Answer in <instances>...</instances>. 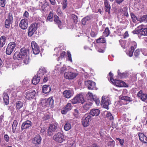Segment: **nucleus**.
Wrapping results in <instances>:
<instances>
[{
  "mask_svg": "<svg viewBox=\"0 0 147 147\" xmlns=\"http://www.w3.org/2000/svg\"><path fill=\"white\" fill-rule=\"evenodd\" d=\"M50 118V116L48 115H45L42 118L43 121H45L49 119Z\"/></svg>",
  "mask_w": 147,
  "mask_h": 147,
  "instance_id": "nucleus-62",
  "label": "nucleus"
},
{
  "mask_svg": "<svg viewBox=\"0 0 147 147\" xmlns=\"http://www.w3.org/2000/svg\"><path fill=\"white\" fill-rule=\"evenodd\" d=\"M54 16L55 18L54 20V21L58 25V27L59 28H62V26L61 25V22L59 20V17L56 15H55Z\"/></svg>",
  "mask_w": 147,
  "mask_h": 147,
  "instance_id": "nucleus-31",
  "label": "nucleus"
},
{
  "mask_svg": "<svg viewBox=\"0 0 147 147\" xmlns=\"http://www.w3.org/2000/svg\"><path fill=\"white\" fill-rule=\"evenodd\" d=\"M111 81L116 86L119 87L125 86V83L122 81L120 80H115L113 78H111Z\"/></svg>",
  "mask_w": 147,
  "mask_h": 147,
  "instance_id": "nucleus-13",
  "label": "nucleus"
},
{
  "mask_svg": "<svg viewBox=\"0 0 147 147\" xmlns=\"http://www.w3.org/2000/svg\"><path fill=\"white\" fill-rule=\"evenodd\" d=\"M49 77V73H47L46 75L43 76L41 79H43V81L44 82H46L48 80Z\"/></svg>",
  "mask_w": 147,
  "mask_h": 147,
  "instance_id": "nucleus-43",
  "label": "nucleus"
},
{
  "mask_svg": "<svg viewBox=\"0 0 147 147\" xmlns=\"http://www.w3.org/2000/svg\"><path fill=\"white\" fill-rule=\"evenodd\" d=\"M16 47V44L14 42H12L9 43L6 49V54L10 55L14 51Z\"/></svg>",
  "mask_w": 147,
  "mask_h": 147,
  "instance_id": "nucleus-7",
  "label": "nucleus"
},
{
  "mask_svg": "<svg viewBox=\"0 0 147 147\" xmlns=\"http://www.w3.org/2000/svg\"><path fill=\"white\" fill-rule=\"evenodd\" d=\"M36 94V92L34 90L28 91L25 93V97L26 100L33 99L34 97Z\"/></svg>",
  "mask_w": 147,
  "mask_h": 147,
  "instance_id": "nucleus-17",
  "label": "nucleus"
},
{
  "mask_svg": "<svg viewBox=\"0 0 147 147\" xmlns=\"http://www.w3.org/2000/svg\"><path fill=\"white\" fill-rule=\"evenodd\" d=\"M74 91L71 90H66L63 91V96L67 98H69L74 95Z\"/></svg>",
  "mask_w": 147,
  "mask_h": 147,
  "instance_id": "nucleus-18",
  "label": "nucleus"
},
{
  "mask_svg": "<svg viewBox=\"0 0 147 147\" xmlns=\"http://www.w3.org/2000/svg\"><path fill=\"white\" fill-rule=\"evenodd\" d=\"M111 104L109 97L107 96H102L101 102V105L104 108L107 109H109V106Z\"/></svg>",
  "mask_w": 147,
  "mask_h": 147,
  "instance_id": "nucleus-3",
  "label": "nucleus"
},
{
  "mask_svg": "<svg viewBox=\"0 0 147 147\" xmlns=\"http://www.w3.org/2000/svg\"><path fill=\"white\" fill-rule=\"evenodd\" d=\"M115 141L110 138V140L107 143V145L109 147H115Z\"/></svg>",
  "mask_w": 147,
  "mask_h": 147,
  "instance_id": "nucleus-36",
  "label": "nucleus"
},
{
  "mask_svg": "<svg viewBox=\"0 0 147 147\" xmlns=\"http://www.w3.org/2000/svg\"><path fill=\"white\" fill-rule=\"evenodd\" d=\"M31 45L34 54L37 55L40 52L39 48L37 44L34 41L31 42Z\"/></svg>",
  "mask_w": 147,
  "mask_h": 147,
  "instance_id": "nucleus-12",
  "label": "nucleus"
},
{
  "mask_svg": "<svg viewBox=\"0 0 147 147\" xmlns=\"http://www.w3.org/2000/svg\"><path fill=\"white\" fill-rule=\"evenodd\" d=\"M91 116L88 114L85 115L82 121V124L84 127H87L89 126L91 120Z\"/></svg>",
  "mask_w": 147,
  "mask_h": 147,
  "instance_id": "nucleus-6",
  "label": "nucleus"
},
{
  "mask_svg": "<svg viewBox=\"0 0 147 147\" xmlns=\"http://www.w3.org/2000/svg\"><path fill=\"white\" fill-rule=\"evenodd\" d=\"M136 43L134 41H132L131 42V46L130 48L134 50V49L136 48Z\"/></svg>",
  "mask_w": 147,
  "mask_h": 147,
  "instance_id": "nucleus-53",
  "label": "nucleus"
},
{
  "mask_svg": "<svg viewBox=\"0 0 147 147\" xmlns=\"http://www.w3.org/2000/svg\"><path fill=\"white\" fill-rule=\"evenodd\" d=\"M4 139L6 142H8L9 141V138L8 135L6 134L4 135Z\"/></svg>",
  "mask_w": 147,
  "mask_h": 147,
  "instance_id": "nucleus-63",
  "label": "nucleus"
},
{
  "mask_svg": "<svg viewBox=\"0 0 147 147\" xmlns=\"http://www.w3.org/2000/svg\"><path fill=\"white\" fill-rule=\"evenodd\" d=\"M65 52L64 51H62L60 54V57L57 59V61H59L60 59H62L63 58L65 55Z\"/></svg>",
  "mask_w": 147,
  "mask_h": 147,
  "instance_id": "nucleus-58",
  "label": "nucleus"
},
{
  "mask_svg": "<svg viewBox=\"0 0 147 147\" xmlns=\"http://www.w3.org/2000/svg\"><path fill=\"white\" fill-rule=\"evenodd\" d=\"M51 90V87L49 85H45L42 87V91L43 93L47 94Z\"/></svg>",
  "mask_w": 147,
  "mask_h": 147,
  "instance_id": "nucleus-26",
  "label": "nucleus"
},
{
  "mask_svg": "<svg viewBox=\"0 0 147 147\" xmlns=\"http://www.w3.org/2000/svg\"><path fill=\"white\" fill-rule=\"evenodd\" d=\"M41 103L43 106L52 108L54 105V100L53 97H50L47 99L42 100Z\"/></svg>",
  "mask_w": 147,
  "mask_h": 147,
  "instance_id": "nucleus-4",
  "label": "nucleus"
},
{
  "mask_svg": "<svg viewBox=\"0 0 147 147\" xmlns=\"http://www.w3.org/2000/svg\"><path fill=\"white\" fill-rule=\"evenodd\" d=\"M76 96L77 97L78 103H81L82 104L85 101V100L83 95L82 94H79Z\"/></svg>",
  "mask_w": 147,
  "mask_h": 147,
  "instance_id": "nucleus-32",
  "label": "nucleus"
},
{
  "mask_svg": "<svg viewBox=\"0 0 147 147\" xmlns=\"http://www.w3.org/2000/svg\"><path fill=\"white\" fill-rule=\"evenodd\" d=\"M92 104L91 102H88L85 103L83 105L84 112H85L88 111L90 108Z\"/></svg>",
  "mask_w": 147,
  "mask_h": 147,
  "instance_id": "nucleus-27",
  "label": "nucleus"
},
{
  "mask_svg": "<svg viewBox=\"0 0 147 147\" xmlns=\"http://www.w3.org/2000/svg\"><path fill=\"white\" fill-rule=\"evenodd\" d=\"M139 139L143 143H147V137L142 133H139L138 134Z\"/></svg>",
  "mask_w": 147,
  "mask_h": 147,
  "instance_id": "nucleus-23",
  "label": "nucleus"
},
{
  "mask_svg": "<svg viewBox=\"0 0 147 147\" xmlns=\"http://www.w3.org/2000/svg\"><path fill=\"white\" fill-rule=\"evenodd\" d=\"M100 111L98 109H93L90 111V113L93 116H97L99 115Z\"/></svg>",
  "mask_w": 147,
  "mask_h": 147,
  "instance_id": "nucleus-29",
  "label": "nucleus"
},
{
  "mask_svg": "<svg viewBox=\"0 0 147 147\" xmlns=\"http://www.w3.org/2000/svg\"><path fill=\"white\" fill-rule=\"evenodd\" d=\"M96 42L97 43H105L106 42L105 39L104 38H100L99 39L97 40Z\"/></svg>",
  "mask_w": 147,
  "mask_h": 147,
  "instance_id": "nucleus-47",
  "label": "nucleus"
},
{
  "mask_svg": "<svg viewBox=\"0 0 147 147\" xmlns=\"http://www.w3.org/2000/svg\"><path fill=\"white\" fill-rule=\"evenodd\" d=\"M32 125V123L29 120H27L23 123L21 126L22 130L29 128L31 127Z\"/></svg>",
  "mask_w": 147,
  "mask_h": 147,
  "instance_id": "nucleus-20",
  "label": "nucleus"
},
{
  "mask_svg": "<svg viewBox=\"0 0 147 147\" xmlns=\"http://www.w3.org/2000/svg\"><path fill=\"white\" fill-rule=\"evenodd\" d=\"M71 127L70 123L69 122H66L64 126V129L66 131H68Z\"/></svg>",
  "mask_w": 147,
  "mask_h": 147,
  "instance_id": "nucleus-37",
  "label": "nucleus"
},
{
  "mask_svg": "<svg viewBox=\"0 0 147 147\" xmlns=\"http://www.w3.org/2000/svg\"><path fill=\"white\" fill-rule=\"evenodd\" d=\"M139 26L138 27L136 28L135 30H133L132 32L133 34H140V29L139 28H138Z\"/></svg>",
  "mask_w": 147,
  "mask_h": 147,
  "instance_id": "nucleus-52",
  "label": "nucleus"
},
{
  "mask_svg": "<svg viewBox=\"0 0 147 147\" xmlns=\"http://www.w3.org/2000/svg\"><path fill=\"white\" fill-rule=\"evenodd\" d=\"M6 3V0H0V5L1 7H4Z\"/></svg>",
  "mask_w": 147,
  "mask_h": 147,
  "instance_id": "nucleus-56",
  "label": "nucleus"
},
{
  "mask_svg": "<svg viewBox=\"0 0 147 147\" xmlns=\"http://www.w3.org/2000/svg\"><path fill=\"white\" fill-rule=\"evenodd\" d=\"M137 96L143 101L147 99V95L146 94L143 93L142 90H140L138 92Z\"/></svg>",
  "mask_w": 147,
  "mask_h": 147,
  "instance_id": "nucleus-24",
  "label": "nucleus"
},
{
  "mask_svg": "<svg viewBox=\"0 0 147 147\" xmlns=\"http://www.w3.org/2000/svg\"><path fill=\"white\" fill-rule=\"evenodd\" d=\"M96 103V104L98 105L100 103V101L99 99L98 98L95 97L94 98V99L93 100Z\"/></svg>",
  "mask_w": 147,
  "mask_h": 147,
  "instance_id": "nucleus-59",
  "label": "nucleus"
},
{
  "mask_svg": "<svg viewBox=\"0 0 147 147\" xmlns=\"http://www.w3.org/2000/svg\"><path fill=\"white\" fill-rule=\"evenodd\" d=\"M141 21L142 22L147 21V15H144L141 18Z\"/></svg>",
  "mask_w": 147,
  "mask_h": 147,
  "instance_id": "nucleus-60",
  "label": "nucleus"
},
{
  "mask_svg": "<svg viewBox=\"0 0 147 147\" xmlns=\"http://www.w3.org/2000/svg\"><path fill=\"white\" fill-rule=\"evenodd\" d=\"M16 107L17 109H19L23 107V102L18 101L16 103Z\"/></svg>",
  "mask_w": 147,
  "mask_h": 147,
  "instance_id": "nucleus-41",
  "label": "nucleus"
},
{
  "mask_svg": "<svg viewBox=\"0 0 147 147\" xmlns=\"http://www.w3.org/2000/svg\"><path fill=\"white\" fill-rule=\"evenodd\" d=\"M67 59H68V60L70 61L71 62H72V60L71 58V54L70 52L69 51H67Z\"/></svg>",
  "mask_w": 147,
  "mask_h": 147,
  "instance_id": "nucleus-51",
  "label": "nucleus"
},
{
  "mask_svg": "<svg viewBox=\"0 0 147 147\" xmlns=\"http://www.w3.org/2000/svg\"><path fill=\"white\" fill-rule=\"evenodd\" d=\"M134 50L133 49L130 48L128 51L126 52V54L129 57H131L133 56Z\"/></svg>",
  "mask_w": 147,
  "mask_h": 147,
  "instance_id": "nucleus-44",
  "label": "nucleus"
},
{
  "mask_svg": "<svg viewBox=\"0 0 147 147\" xmlns=\"http://www.w3.org/2000/svg\"><path fill=\"white\" fill-rule=\"evenodd\" d=\"M116 140L119 142L121 146H123V145L124 141L123 140H121L119 138H117Z\"/></svg>",
  "mask_w": 147,
  "mask_h": 147,
  "instance_id": "nucleus-64",
  "label": "nucleus"
},
{
  "mask_svg": "<svg viewBox=\"0 0 147 147\" xmlns=\"http://www.w3.org/2000/svg\"><path fill=\"white\" fill-rule=\"evenodd\" d=\"M86 96L88 98V99L91 101L94 98L95 96H94L90 92H88L86 94Z\"/></svg>",
  "mask_w": 147,
  "mask_h": 147,
  "instance_id": "nucleus-39",
  "label": "nucleus"
},
{
  "mask_svg": "<svg viewBox=\"0 0 147 147\" xmlns=\"http://www.w3.org/2000/svg\"><path fill=\"white\" fill-rule=\"evenodd\" d=\"M72 107L71 103H68L65 107L61 110V113L63 114H66L68 111L71 110Z\"/></svg>",
  "mask_w": 147,
  "mask_h": 147,
  "instance_id": "nucleus-21",
  "label": "nucleus"
},
{
  "mask_svg": "<svg viewBox=\"0 0 147 147\" xmlns=\"http://www.w3.org/2000/svg\"><path fill=\"white\" fill-rule=\"evenodd\" d=\"M57 127V125L56 123L51 124L48 129V135L49 136L52 135L55 131Z\"/></svg>",
  "mask_w": 147,
  "mask_h": 147,
  "instance_id": "nucleus-14",
  "label": "nucleus"
},
{
  "mask_svg": "<svg viewBox=\"0 0 147 147\" xmlns=\"http://www.w3.org/2000/svg\"><path fill=\"white\" fill-rule=\"evenodd\" d=\"M104 1L105 8V11L108 12L109 14L110 13L111 6L107 0H104Z\"/></svg>",
  "mask_w": 147,
  "mask_h": 147,
  "instance_id": "nucleus-30",
  "label": "nucleus"
},
{
  "mask_svg": "<svg viewBox=\"0 0 147 147\" xmlns=\"http://www.w3.org/2000/svg\"><path fill=\"white\" fill-rule=\"evenodd\" d=\"M91 17L90 16H88L84 18L82 20V24L83 25H85L86 23L91 20Z\"/></svg>",
  "mask_w": 147,
  "mask_h": 147,
  "instance_id": "nucleus-35",
  "label": "nucleus"
},
{
  "mask_svg": "<svg viewBox=\"0 0 147 147\" xmlns=\"http://www.w3.org/2000/svg\"><path fill=\"white\" fill-rule=\"evenodd\" d=\"M29 50L25 47L21 48L19 52H16L13 55V59L18 60H23V63L27 64L29 61Z\"/></svg>",
  "mask_w": 147,
  "mask_h": 147,
  "instance_id": "nucleus-1",
  "label": "nucleus"
},
{
  "mask_svg": "<svg viewBox=\"0 0 147 147\" xmlns=\"http://www.w3.org/2000/svg\"><path fill=\"white\" fill-rule=\"evenodd\" d=\"M119 98L125 101L130 102L131 101V98L127 96H121L119 97Z\"/></svg>",
  "mask_w": 147,
  "mask_h": 147,
  "instance_id": "nucleus-40",
  "label": "nucleus"
},
{
  "mask_svg": "<svg viewBox=\"0 0 147 147\" xmlns=\"http://www.w3.org/2000/svg\"><path fill=\"white\" fill-rule=\"evenodd\" d=\"M131 18L132 19L133 22H135L136 21V20H137V18L135 15L132 13H131Z\"/></svg>",
  "mask_w": 147,
  "mask_h": 147,
  "instance_id": "nucleus-57",
  "label": "nucleus"
},
{
  "mask_svg": "<svg viewBox=\"0 0 147 147\" xmlns=\"http://www.w3.org/2000/svg\"><path fill=\"white\" fill-rule=\"evenodd\" d=\"M53 138L55 141L59 143L62 142L65 140L64 135L60 132H58L55 135Z\"/></svg>",
  "mask_w": 147,
  "mask_h": 147,
  "instance_id": "nucleus-8",
  "label": "nucleus"
},
{
  "mask_svg": "<svg viewBox=\"0 0 147 147\" xmlns=\"http://www.w3.org/2000/svg\"><path fill=\"white\" fill-rule=\"evenodd\" d=\"M47 73H49L47 72V71L45 68L44 67H41L38 72V74L39 76L41 77V78L43 77V76L46 75Z\"/></svg>",
  "mask_w": 147,
  "mask_h": 147,
  "instance_id": "nucleus-22",
  "label": "nucleus"
},
{
  "mask_svg": "<svg viewBox=\"0 0 147 147\" xmlns=\"http://www.w3.org/2000/svg\"><path fill=\"white\" fill-rule=\"evenodd\" d=\"M53 11H50L47 18V20L50 22H52L53 20Z\"/></svg>",
  "mask_w": 147,
  "mask_h": 147,
  "instance_id": "nucleus-38",
  "label": "nucleus"
},
{
  "mask_svg": "<svg viewBox=\"0 0 147 147\" xmlns=\"http://www.w3.org/2000/svg\"><path fill=\"white\" fill-rule=\"evenodd\" d=\"M77 98V96H76L71 100V102L73 104H76L78 103Z\"/></svg>",
  "mask_w": 147,
  "mask_h": 147,
  "instance_id": "nucleus-55",
  "label": "nucleus"
},
{
  "mask_svg": "<svg viewBox=\"0 0 147 147\" xmlns=\"http://www.w3.org/2000/svg\"><path fill=\"white\" fill-rule=\"evenodd\" d=\"M140 52L141 51L139 49H136L134 53L135 56L136 57H138L140 54Z\"/></svg>",
  "mask_w": 147,
  "mask_h": 147,
  "instance_id": "nucleus-54",
  "label": "nucleus"
},
{
  "mask_svg": "<svg viewBox=\"0 0 147 147\" xmlns=\"http://www.w3.org/2000/svg\"><path fill=\"white\" fill-rule=\"evenodd\" d=\"M85 84L89 90H96V83L95 82L91 80H89L85 82Z\"/></svg>",
  "mask_w": 147,
  "mask_h": 147,
  "instance_id": "nucleus-9",
  "label": "nucleus"
},
{
  "mask_svg": "<svg viewBox=\"0 0 147 147\" xmlns=\"http://www.w3.org/2000/svg\"><path fill=\"white\" fill-rule=\"evenodd\" d=\"M13 89V88L11 89H8L4 91L3 94V99L4 102L6 105H7L9 102V95L12 93Z\"/></svg>",
  "mask_w": 147,
  "mask_h": 147,
  "instance_id": "nucleus-2",
  "label": "nucleus"
},
{
  "mask_svg": "<svg viewBox=\"0 0 147 147\" xmlns=\"http://www.w3.org/2000/svg\"><path fill=\"white\" fill-rule=\"evenodd\" d=\"M78 74L75 73L67 71L65 72L64 74V77L68 80H72L76 78Z\"/></svg>",
  "mask_w": 147,
  "mask_h": 147,
  "instance_id": "nucleus-10",
  "label": "nucleus"
},
{
  "mask_svg": "<svg viewBox=\"0 0 147 147\" xmlns=\"http://www.w3.org/2000/svg\"><path fill=\"white\" fill-rule=\"evenodd\" d=\"M66 70L65 66H62L61 64H57L55 67L54 71L56 72L62 73Z\"/></svg>",
  "mask_w": 147,
  "mask_h": 147,
  "instance_id": "nucleus-15",
  "label": "nucleus"
},
{
  "mask_svg": "<svg viewBox=\"0 0 147 147\" xmlns=\"http://www.w3.org/2000/svg\"><path fill=\"white\" fill-rule=\"evenodd\" d=\"M28 22L27 19H24L21 20L19 24L20 27L22 30H25L28 27Z\"/></svg>",
  "mask_w": 147,
  "mask_h": 147,
  "instance_id": "nucleus-19",
  "label": "nucleus"
},
{
  "mask_svg": "<svg viewBox=\"0 0 147 147\" xmlns=\"http://www.w3.org/2000/svg\"><path fill=\"white\" fill-rule=\"evenodd\" d=\"M106 117L110 120H113L114 119L113 116L112 115V114L109 112L107 111L106 114Z\"/></svg>",
  "mask_w": 147,
  "mask_h": 147,
  "instance_id": "nucleus-45",
  "label": "nucleus"
},
{
  "mask_svg": "<svg viewBox=\"0 0 147 147\" xmlns=\"http://www.w3.org/2000/svg\"><path fill=\"white\" fill-rule=\"evenodd\" d=\"M140 30V35L146 36L147 35V28L143 27L142 26H139V28Z\"/></svg>",
  "mask_w": 147,
  "mask_h": 147,
  "instance_id": "nucleus-25",
  "label": "nucleus"
},
{
  "mask_svg": "<svg viewBox=\"0 0 147 147\" xmlns=\"http://www.w3.org/2000/svg\"><path fill=\"white\" fill-rule=\"evenodd\" d=\"M13 22V16L11 14L9 13L7 18L5 20V28H9L10 27V24H11Z\"/></svg>",
  "mask_w": 147,
  "mask_h": 147,
  "instance_id": "nucleus-11",
  "label": "nucleus"
},
{
  "mask_svg": "<svg viewBox=\"0 0 147 147\" xmlns=\"http://www.w3.org/2000/svg\"><path fill=\"white\" fill-rule=\"evenodd\" d=\"M41 79V77L39 76L38 74L34 77L32 80V82L33 84L36 85L40 81Z\"/></svg>",
  "mask_w": 147,
  "mask_h": 147,
  "instance_id": "nucleus-28",
  "label": "nucleus"
},
{
  "mask_svg": "<svg viewBox=\"0 0 147 147\" xmlns=\"http://www.w3.org/2000/svg\"><path fill=\"white\" fill-rule=\"evenodd\" d=\"M118 75L120 77V78H125L127 76V74L125 73H120L119 70L118 71Z\"/></svg>",
  "mask_w": 147,
  "mask_h": 147,
  "instance_id": "nucleus-50",
  "label": "nucleus"
},
{
  "mask_svg": "<svg viewBox=\"0 0 147 147\" xmlns=\"http://www.w3.org/2000/svg\"><path fill=\"white\" fill-rule=\"evenodd\" d=\"M18 124V122L16 120H14L13 121L12 125L13 131H15L16 128V127Z\"/></svg>",
  "mask_w": 147,
  "mask_h": 147,
  "instance_id": "nucleus-46",
  "label": "nucleus"
},
{
  "mask_svg": "<svg viewBox=\"0 0 147 147\" xmlns=\"http://www.w3.org/2000/svg\"><path fill=\"white\" fill-rule=\"evenodd\" d=\"M6 41V37L2 36L0 38V47H2L5 44Z\"/></svg>",
  "mask_w": 147,
  "mask_h": 147,
  "instance_id": "nucleus-33",
  "label": "nucleus"
},
{
  "mask_svg": "<svg viewBox=\"0 0 147 147\" xmlns=\"http://www.w3.org/2000/svg\"><path fill=\"white\" fill-rule=\"evenodd\" d=\"M38 23H34L32 24L28 29V36H31L36 32L38 28Z\"/></svg>",
  "mask_w": 147,
  "mask_h": 147,
  "instance_id": "nucleus-5",
  "label": "nucleus"
},
{
  "mask_svg": "<svg viewBox=\"0 0 147 147\" xmlns=\"http://www.w3.org/2000/svg\"><path fill=\"white\" fill-rule=\"evenodd\" d=\"M110 33V31L109 30L108 28H106L105 29V31L103 33V36L105 37L108 36Z\"/></svg>",
  "mask_w": 147,
  "mask_h": 147,
  "instance_id": "nucleus-42",
  "label": "nucleus"
},
{
  "mask_svg": "<svg viewBox=\"0 0 147 147\" xmlns=\"http://www.w3.org/2000/svg\"><path fill=\"white\" fill-rule=\"evenodd\" d=\"M29 80H24L22 82V84L23 85H27L29 83Z\"/></svg>",
  "mask_w": 147,
  "mask_h": 147,
  "instance_id": "nucleus-61",
  "label": "nucleus"
},
{
  "mask_svg": "<svg viewBox=\"0 0 147 147\" xmlns=\"http://www.w3.org/2000/svg\"><path fill=\"white\" fill-rule=\"evenodd\" d=\"M41 140L40 136L38 134L32 139V142L33 144L35 145H39L41 143Z\"/></svg>",
  "mask_w": 147,
  "mask_h": 147,
  "instance_id": "nucleus-16",
  "label": "nucleus"
},
{
  "mask_svg": "<svg viewBox=\"0 0 147 147\" xmlns=\"http://www.w3.org/2000/svg\"><path fill=\"white\" fill-rule=\"evenodd\" d=\"M80 113L79 112V109L78 108L74 109V115L76 118H78L79 115Z\"/></svg>",
  "mask_w": 147,
  "mask_h": 147,
  "instance_id": "nucleus-48",
  "label": "nucleus"
},
{
  "mask_svg": "<svg viewBox=\"0 0 147 147\" xmlns=\"http://www.w3.org/2000/svg\"><path fill=\"white\" fill-rule=\"evenodd\" d=\"M40 4L39 5V8L40 9L44 11L46 7H47V4L45 3H44V2L42 1H39Z\"/></svg>",
  "mask_w": 147,
  "mask_h": 147,
  "instance_id": "nucleus-34",
  "label": "nucleus"
},
{
  "mask_svg": "<svg viewBox=\"0 0 147 147\" xmlns=\"http://www.w3.org/2000/svg\"><path fill=\"white\" fill-rule=\"evenodd\" d=\"M61 4L62 5V9H64L67 7V0H63L61 3Z\"/></svg>",
  "mask_w": 147,
  "mask_h": 147,
  "instance_id": "nucleus-49",
  "label": "nucleus"
}]
</instances>
